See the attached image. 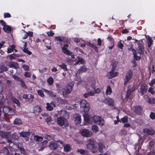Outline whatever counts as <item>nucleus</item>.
I'll list each match as a JSON object with an SVG mask.
<instances>
[{"label":"nucleus","instance_id":"nucleus-1","mask_svg":"<svg viewBox=\"0 0 155 155\" xmlns=\"http://www.w3.org/2000/svg\"><path fill=\"white\" fill-rule=\"evenodd\" d=\"M74 85V82H71L66 85V88L62 89L61 91L64 97H66L68 94L71 93Z\"/></svg>","mask_w":155,"mask_h":155},{"label":"nucleus","instance_id":"nucleus-2","mask_svg":"<svg viewBox=\"0 0 155 155\" xmlns=\"http://www.w3.org/2000/svg\"><path fill=\"white\" fill-rule=\"evenodd\" d=\"M80 109L82 112H87L90 109V106L87 102L84 99L81 100L80 103Z\"/></svg>","mask_w":155,"mask_h":155},{"label":"nucleus","instance_id":"nucleus-3","mask_svg":"<svg viewBox=\"0 0 155 155\" xmlns=\"http://www.w3.org/2000/svg\"><path fill=\"white\" fill-rule=\"evenodd\" d=\"M89 143L87 145V148L91 150V152L93 153L97 152L98 150V148L97 145L95 144V141L92 139L88 140Z\"/></svg>","mask_w":155,"mask_h":155},{"label":"nucleus","instance_id":"nucleus-4","mask_svg":"<svg viewBox=\"0 0 155 155\" xmlns=\"http://www.w3.org/2000/svg\"><path fill=\"white\" fill-rule=\"evenodd\" d=\"M133 76V71L131 69H129L126 74L124 79V85H126L132 78Z\"/></svg>","mask_w":155,"mask_h":155},{"label":"nucleus","instance_id":"nucleus-5","mask_svg":"<svg viewBox=\"0 0 155 155\" xmlns=\"http://www.w3.org/2000/svg\"><path fill=\"white\" fill-rule=\"evenodd\" d=\"M92 118L96 124L101 126L104 125V122L103 119L101 117L98 115H94L92 117Z\"/></svg>","mask_w":155,"mask_h":155},{"label":"nucleus","instance_id":"nucleus-6","mask_svg":"<svg viewBox=\"0 0 155 155\" xmlns=\"http://www.w3.org/2000/svg\"><path fill=\"white\" fill-rule=\"evenodd\" d=\"M69 45L68 44H65L64 45L63 47H61L62 52L68 55H71V57L72 58H74V54L71 55L72 53L67 49Z\"/></svg>","mask_w":155,"mask_h":155},{"label":"nucleus","instance_id":"nucleus-7","mask_svg":"<svg viewBox=\"0 0 155 155\" xmlns=\"http://www.w3.org/2000/svg\"><path fill=\"white\" fill-rule=\"evenodd\" d=\"M138 46V51L137 53L141 54H143L144 52L143 43L142 39L139 41L137 43Z\"/></svg>","mask_w":155,"mask_h":155},{"label":"nucleus","instance_id":"nucleus-8","mask_svg":"<svg viewBox=\"0 0 155 155\" xmlns=\"http://www.w3.org/2000/svg\"><path fill=\"white\" fill-rule=\"evenodd\" d=\"M144 100L147 103L151 104H155V98L152 97L149 98L148 95H144L143 96Z\"/></svg>","mask_w":155,"mask_h":155},{"label":"nucleus","instance_id":"nucleus-9","mask_svg":"<svg viewBox=\"0 0 155 155\" xmlns=\"http://www.w3.org/2000/svg\"><path fill=\"white\" fill-rule=\"evenodd\" d=\"M46 108L49 111H51L53 110L54 108L56 107V103L55 101H52L51 103H47Z\"/></svg>","mask_w":155,"mask_h":155},{"label":"nucleus","instance_id":"nucleus-10","mask_svg":"<svg viewBox=\"0 0 155 155\" xmlns=\"http://www.w3.org/2000/svg\"><path fill=\"white\" fill-rule=\"evenodd\" d=\"M104 102L109 106H113L114 104V100L110 97L105 98L104 100Z\"/></svg>","mask_w":155,"mask_h":155},{"label":"nucleus","instance_id":"nucleus-11","mask_svg":"<svg viewBox=\"0 0 155 155\" xmlns=\"http://www.w3.org/2000/svg\"><path fill=\"white\" fill-rule=\"evenodd\" d=\"M134 112L137 114H142L143 108L141 106H136L134 107Z\"/></svg>","mask_w":155,"mask_h":155},{"label":"nucleus","instance_id":"nucleus-12","mask_svg":"<svg viewBox=\"0 0 155 155\" xmlns=\"http://www.w3.org/2000/svg\"><path fill=\"white\" fill-rule=\"evenodd\" d=\"M148 87L147 84H143L140 87V95L143 96L147 91Z\"/></svg>","mask_w":155,"mask_h":155},{"label":"nucleus","instance_id":"nucleus-13","mask_svg":"<svg viewBox=\"0 0 155 155\" xmlns=\"http://www.w3.org/2000/svg\"><path fill=\"white\" fill-rule=\"evenodd\" d=\"M58 144L55 142L51 141L50 142V144L48 147L51 150H56L58 147Z\"/></svg>","mask_w":155,"mask_h":155},{"label":"nucleus","instance_id":"nucleus-14","mask_svg":"<svg viewBox=\"0 0 155 155\" xmlns=\"http://www.w3.org/2000/svg\"><path fill=\"white\" fill-rule=\"evenodd\" d=\"M114 71L111 70L109 72L107 73V76L109 79L118 76V73L117 72L114 73Z\"/></svg>","mask_w":155,"mask_h":155},{"label":"nucleus","instance_id":"nucleus-15","mask_svg":"<svg viewBox=\"0 0 155 155\" xmlns=\"http://www.w3.org/2000/svg\"><path fill=\"white\" fill-rule=\"evenodd\" d=\"M81 134L83 136L86 137H89L91 135V133L88 130L86 129H83Z\"/></svg>","mask_w":155,"mask_h":155},{"label":"nucleus","instance_id":"nucleus-16","mask_svg":"<svg viewBox=\"0 0 155 155\" xmlns=\"http://www.w3.org/2000/svg\"><path fill=\"white\" fill-rule=\"evenodd\" d=\"M19 136L20 137H22L23 138H27L26 140H28V136L30 135V132H22L19 133Z\"/></svg>","mask_w":155,"mask_h":155},{"label":"nucleus","instance_id":"nucleus-17","mask_svg":"<svg viewBox=\"0 0 155 155\" xmlns=\"http://www.w3.org/2000/svg\"><path fill=\"white\" fill-rule=\"evenodd\" d=\"M143 131L144 133L148 135H153L155 133L153 130L150 128H145L143 129Z\"/></svg>","mask_w":155,"mask_h":155},{"label":"nucleus","instance_id":"nucleus-18","mask_svg":"<svg viewBox=\"0 0 155 155\" xmlns=\"http://www.w3.org/2000/svg\"><path fill=\"white\" fill-rule=\"evenodd\" d=\"M65 118L64 117H59L57 118V122L58 124L61 126H63L64 123Z\"/></svg>","mask_w":155,"mask_h":155},{"label":"nucleus","instance_id":"nucleus-19","mask_svg":"<svg viewBox=\"0 0 155 155\" xmlns=\"http://www.w3.org/2000/svg\"><path fill=\"white\" fill-rule=\"evenodd\" d=\"M9 67L10 68H13L14 69H17L19 68L18 64L17 62H15L11 61L9 63L8 65Z\"/></svg>","mask_w":155,"mask_h":155},{"label":"nucleus","instance_id":"nucleus-20","mask_svg":"<svg viewBox=\"0 0 155 155\" xmlns=\"http://www.w3.org/2000/svg\"><path fill=\"white\" fill-rule=\"evenodd\" d=\"M104 147L103 144L100 143L99 144L98 147V150H99V152L101 153V154H104V155H108L107 152L105 153L103 151V148H104Z\"/></svg>","mask_w":155,"mask_h":155},{"label":"nucleus","instance_id":"nucleus-21","mask_svg":"<svg viewBox=\"0 0 155 155\" xmlns=\"http://www.w3.org/2000/svg\"><path fill=\"white\" fill-rule=\"evenodd\" d=\"M43 137L44 138L48 140H51L54 139V136L49 135L47 134H44Z\"/></svg>","mask_w":155,"mask_h":155},{"label":"nucleus","instance_id":"nucleus-22","mask_svg":"<svg viewBox=\"0 0 155 155\" xmlns=\"http://www.w3.org/2000/svg\"><path fill=\"white\" fill-rule=\"evenodd\" d=\"M41 107L38 106H37L34 107V113L36 114H38L39 112H41Z\"/></svg>","mask_w":155,"mask_h":155},{"label":"nucleus","instance_id":"nucleus-23","mask_svg":"<svg viewBox=\"0 0 155 155\" xmlns=\"http://www.w3.org/2000/svg\"><path fill=\"white\" fill-rule=\"evenodd\" d=\"M87 70V68L85 66H82L79 69L78 71L77 72V73L78 74H79L81 73L84 72Z\"/></svg>","mask_w":155,"mask_h":155},{"label":"nucleus","instance_id":"nucleus-24","mask_svg":"<svg viewBox=\"0 0 155 155\" xmlns=\"http://www.w3.org/2000/svg\"><path fill=\"white\" fill-rule=\"evenodd\" d=\"M44 91L46 92V93L51 97H55L56 96V94L54 93L51 91H48L46 89L44 90Z\"/></svg>","mask_w":155,"mask_h":155},{"label":"nucleus","instance_id":"nucleus-25","mask_svg":"<svg viewBox=\"0 0 155 155\" xmlns=\"http://www.w3.org/2000/svg\"><path fill=\"white\" fill-rule=\"evenodd\" d=\"M4 31L8 33H10L12 30V28L8 25H6L3 28Z\"/></svg>","mask_w":155,"mask_h":155},{"label":"nucleus","instance_id":"nucleus-26","mask_svg":"<svg viewBox=\"0 0 155 155\" xmlns=\"http://www.w3.org/2000/svg\"><path fill=\"white\" fill-rule=\"evenodd\" d=\"M74 120L77 124H80L81 122V116L79 114L78 115L75 117Z\"/></svg>","mask_w":155,"mask_h":155},{"label":"nucleus","instance_id":"nucleus-27","mask_svg":"<svg viewBox=\"0 0 155 155\" xmlns=\"http://www.w3.org/2000/svg\"><path fill=\"white\" fill-rule=\"evenodd\" d=\"M11 100L13 103L16 104L17 105V106L20 107V103L18 99L16 98L15 97H12L11 98Z\"/></svg>","mask_w":155,"mask_h":155},{"label":"nucleus","instance_id":"nucleus-28","mask_svg":"<svg viewBox=\"0 0 155 155\" xmlns=\"http://www.w3.org/2000/svg\"><path fill=\"white\" fill-rule=\"evenodd\" d=\"M83 117L84 120L85 122L87 123L90 122V117L89 115L87 113H85L83 115Z\"/></svg>","mask_w":155,"mask_h":155},{"label":"nucleus","instance_id":"nucleus-29","mask_svg":"<svg viewBox=\"0 0 155 155\" xmlns=\"http://www.w3.org/2000/svg\"><path fill=\"white\" fill-rule=\"evenodd\" d=\"M64 147V150L65 152H68L70 151L71 146L69 144H66L65 145H63Z\"/></svg>","mask_w":155,"mask_h":155},{"label":"nucleus","instance_id":"nucleus-30","mask_svg":"<svg viewBox=\"0 0 155 155\" xmlns=\"http://www.w3.org/2000/svg\"><path fill=\"white\" fill-rule=\"evenodd\" d=\"M34 140L36 141L41 142L43 140V138L42 137L35 135L34 136Z\"/></svg>","mask_w":155,"mask_h":155},{"label":"nucleus","instance_id":"nucleus-31","mask_svg":"<svg viewBox=\"0 0 155 155\" xmlns=\"http://www.w3.org/2000/svg\"><path fill=\"white\" fill-rule=\"evenodd\" d=\"M13 123L15 125H20L22 124V122L20 119L17 118L15 119Z\"/></svg>","mask_w":155,"mask_h":155},{"label":"nucleus","instance_id":"nucleus-32","mask_svg":"<svg viewBox=\"0 0 155 155\" xmlns=\"http://www.w3.org/2000/svg\"><path fill=\"white\" fill-rule=\"evenodd\" d=\"M58 66L60 67L64 71H68V69L67 68V66L65 63H62L61 65L58 64Z\"/></svg>","mask_w":155,"mask_h":155},{"label":"nucleus","instance_id":"nucleus-33","mask_svg":"<svg viewBox=\"0 0 155 155\" xmlns=\"http://www.w3.org/2000/svg\"><path fill=\"white\" fill-rule=\"evenodd\" d=\"M117 47L119 49H120V51H122L123 50L124 45L121 42L120 40L117 42Z\"/></svg>","mask_w":155,"mask_h":155},{"label":"nucleus","instance_id":"nucleus-34","mask_svg":"<svg viewBox=\"0 0 155 155\" xmlns=\"http://www.w3.org/2000/svg\"><path fill=\"white\" fill-rule=\"evenodd\" d=\"M112 92L111 88L110 86H108L106 91V95H110Z\"/></svg>","mask_w":155,"mask_h":155},{"label":"nucleus","instance_id":"nucleus-35","mask_svg":"<svg viewBox=\"0 0 155 155\" xmlns=\"http://www.w3.org/2000/svg\"><path fill=\"white\" fill-rule=\"evenodd\" d=\"M77 153L79 152L81 154H84V155H87V150L82 149H78L77 152Z\"/></svg>","mask_w":155,"mask_h":155},{"label":"nucleus","instance_id":"nucleus-36","mask_svg":"<svg viewBox=\"0 0 155 155\" xmlns=\"http://www.w3.org/2000/svg\"><path fill=\"white\" fill-rule=\"evenodd\" d=\"M118 64V62L117 61H115L113 63L112 67L111 70H112V71H115Z\"/></svg>","mask_w":155,"mask_h":155},{"label":"nucleus","instance_id":"nucleus-37","mask_svg":"<svg viewBox=\"0 0 155 155\" xmlns=\"http://www.w3.org/2000/svg\"><path fill=\"white\" fill-rule=\"evenodd\" d=\"M147 41L148 43V48H150L153 44V41L150 37L148 38Z\"/></svg>","mask_w":155,"mask_h":155},{"label":"nucleus","instance_id":"nucleus-38","mask_svg":"<svg viewBox=\"0 0 155 155\" xmlns=\"http://www.w3.org/2000/svg\"><path fill=\"white\" fill-rule=\"evenodd\" d=\"M47 81L49 85H51L53 84L54 79L51 77H50L47 79Z\"/></svg>","mask_w":155,"mask_h":155},{"label":"nucleus","instance_id":"nucleus-39","mask_svg":"<svg viewBox=\"0 0 155 155\" xmlns=\"http://www.w3.org/2000/svg\"><path fill=\"white\" fill-rule=\"evenodd\" d=\"M89 45L97 53H98V48L95 45H93V44L91 43H89Z\"/></svg>","mask_w":155,"mask_h":155},{"label":"nucleus","instance_id":"nucleus-40","mask_svg":"<svg viewBox=\"0 0 155 155\" xmlns=\"http://www.w3.org/2000/svg\"><path fill=\"white\" fill-rule=\"evenodd\" d=\"M10 107L7 106H4L3 108V112L6 114L8 113Z\"/></svg>","mask_w":155,"mask_h":155},{"label":"nucleus","instance_id":"nucleus-41","mask_svg":"<svg viewBox=\"0 0 155 155\" xmlns=\"http://www.w3.org/2000/svg\"><path fill=\"white\" fill-rule=\"evenodd\" d=\"M52 118L51 116H49L47 117L45 119V122H47L48 125L50 124L51 122L52 121Z\"/></svg>","mask_w":155,"mask_h":155},{"label":"nucleus","instance_id":"nucleus-42","mask_svg":"<svg viewBox=\"0 0 155 155\" xmlns=\"http://www.w3.org/2000/svg\"><path fill=\"white\" fill-rule=\"evenodd\" d=\"M18 149L20 151L21 154L24 155L25 153V149L23 147L18 146Z\"/></svg>","mask_w":155,"mask_h":155},{"label":"nucleus","instance_id":"nucleus-43","mask_svg":"<svg viewBox=\"0 0 155 155\" xmlns=\"http://www.w3.org/2000/svg\"><path fill=\"white\" fill-rule=\"evenodd\" d=\"M7 70V67H5L0 64V73H2L4 71H6Z\"/></svg>","mask_w":155,"mask_h":155},{"label":"nucleus","instance_id":"nucleus-44","mask_svg":"<svg viewBox=\"0 0 155 155\" xmlns=\"http://www.w3.org/2000/svg\"><path fill=\"white\" fill-rule=\"evenodd\" d=\"M8 113L7 114V115H14V109L10 107Z\"/></svg>","mask_w":155,"mask_h":155},{"label":"nucleus","instance_id":"nucleus-45","mask_svg":"<svg viewBox=\"0 0 155 155\" xmlns=\"http://www.w3.org/2000/svg\"><path fill=\"white\" fill-rule=\"evenodd\" d=\"M92 130L94 132L96 133L98 131V128L97 125H94L92 127Z\"/></svg>","mask_w":155,"mask_h":155},{"label":"nucleus","instance_id":"nucleus-46","mask_svg":"<svg viewBox=\"0 0 155 155\" xmlns=\"http://www.w3.org/2000/svg\"><path fill=\"white\" fill-rule=\"evenodd\" d=\"M64 40V38H61L60 36H56L55 37L54 40L60 42H62Z\"/></svg>","mask_w":155,"mask_h":155},{"label":"nucleus","instance_id":"nucleus-47","mask_svg":"<svg viewBox=\"0 0 155 155\" xmlns=\"http://www.w3.org/2000/svg\"><path fill=\"white\" fill-rule=\"evenodd\" d=\"M23 51L24 53H26L29 55H30L32 54V52L29 51L28 48H24L23 49Z\"/></svg>","mask_w":155,"mask_h":155},{"label":"nucleus","instance_id":"nucleus-48","mask_svg":"<svg viewBox=\"0 0 155 155\" xmlns=\"http://www.w3.org/2000/svg\"><path fill=\"white\" fill-rule=\"evenodd\" d=\"M121 121L123 123H125L128 121V117L127 116H125L121 118Z\"/></svg>","mask_w":155,"mask_h":155},{"label":"nucleus","instance_id":"nucleus-49","mask_svg":"<svg viewBox=\"0 0 155 155\" xmlns=\"http://www.w3.org/2000/svg\"><path fill=\"white\" fill-rule=\"evenodd\" d=\"M48 143V141L47 140H45L43 141L42 142H41L40 143V146H43L44 147H45L47 145L46 144Z\"/></svg>","mask_w":155,"mask_h":155},{"label":"nucleus","instance_id":"nucleus-50","mask_svg":"<svg viewBox=\"0 0 155 155\" xmlns=\"http://www.w3.org/2000/svg\"><path fill=\"white\" fill-rule=\"evenodd\" d=\"M134 54V58L136 60H140V57L139 56L137 55V52L134 53L133 54Z\"/></svg>","mask_w":155,"mask_h":155},{"label":"nucleus","instance_id":"nucleus-51","mask_svg":"<svg viewBox=\"0 0 155 155\" xmlns=\"http://www.w3.org/2000/svg\"><path fill=\"white\" fill-rule=\"evenodd\" d=\"M20 81V84L21 87L24 88H27V86L25 84L24 81L21 79Z\"/></svg>","mask_w":155,"mask_h":155},{"label":"nucleus","instance_id":"nucleus-52","mask_svg":"<svg viewBox=\"0 0 155 155\" xmlns=\"http://www.w3.org/2000/svg\"><path fill=\"white\" fill-rule=\"evenodd\" d=\"M38 94L41 97H44L45 95L43 91L41 90H38L37 91Z\"/></svg>","mask_w":155,"mask_h":155},{"label":"nucleus","instance_id":"nucleus-53","mask_svg":"<svg viewBox=\"0 0 155 155\" xmlns=\"http://www.w3.org/2000/svg\"><path fill=\"white\" fill-rule=\"evenodd\" d=\"M57 100L59 101L61 104H63L65 103L66 101V100L61 99L60 97H58L57 98Z\"/></svg>","mask_w":155,"mask_h":155},{"label":"nucleus","instance_id":"nucleus-54","mask_svg":"<svg viewBox=\"0 0 155 155\" xmlns=\"http://www.w3.org/2000/svg\"><path fill=\"white\" fill-rule=\"evenodd\" d=\"M3 136L6 140L10 138V135L6 133H5L3 134Z\"/></svg>","mask_w":155,"mask_h":155},{"label":"nucleus","instance_id":"nucleus-55","mask_svg":"<svg viewBox=\"0 0 155 155\" xmlns=\"http://www.w3.org/2000/svg\"><path fill=\"white\" fill-rule=\"evenodd\" d=\"M135 90V86L133 85L132 87H130L127 91L130 93H132Z\"/></svg>","mask_w":155,"mask_h":155},{"label":"nucleus","instance_id":"nucleus-56","mask_svg":"<svg viewBox=\"0 0 155 155\" xmlns=\"http://www.w3.org/2000/svg\"><path fill=\"white\" fill-rule=\"evenodd\" d=\"M154 88L152 87H150L148 90V91L150 92L152 94H153L155 93V91H153Z\"/></svg>","mask_w":155,"mask_h":155},{"label":"nucleus","instance_id":"nucleus-57","mask_svg":"<svg viewBox=\"0 0 155 155\" xmlns=\"http://www.w3.org/2000/svg\"><path fill=\"white\" fill-rule=\"evenodd\" d=\"M34 98V96L31 94H30L29 97H28V101H31V102L32 101Z\"/></svg>","mask_w":155,"mask_h":155},{"label":"nucleus","instance_id":"nucleus-58","mask_svg":"<svg viewBox=\"0 0 155 155\" xmlns=\"http://www.w3.org/2000/svg\"><path fill=\"white\" fill-rule=\"evenodd\" d=\"M107 39H108V40L111 43H114V39H113V38L112 37V36H109L107 37Z\"/></svg>","mask_w":155,"mask_h":155},{"label":"nucleus","instance_id":"nucleus-59","mask_svg":"<svg viewBox=\"0 0 155 155\" xmlns=\"http://www.w3.org/2000/svg\"><path fill=\"white\" fill-rule=\"evenodd\" d=\"M150 117L151 119L152 120H154L155 119V113H154L151 112Z\"/></svg>","mask_w":155,"mask_h":155},{"label":"nucleus","instance_id":"nucleus-60","mask_svg":"<svg viewBox=\"0 0 155 155\" xmlns=\"http://www.w3.org/2000/svg\"><path fill=\"white\" fill-rule=\"evenodd\" d=\"M12 77L15 80H16L17 81H19L21 80H20V78L18 76H16L15 75L12 74Z\"/></svg>","mask_w":155,"mask_h":155},{"label":"nucleus","instance_id":"nucleus-61","mask_svg":"<svg viewBox=\"0 0 155 155\" xmlns=\"http://www.w3.org/2000/svg\"><path fill=\"white\" fill-rule=\"evenodd\" d=\"M47 34L49 36L52 37L54 35V33L51 30L50 31L48 32Z\"/></svg>","mask_w":155,"mask_h":155},{"label":"nucleus","instance_id":"nucleus-62","mask_svg":"<svg viewBox=\"0 0 155 155\" xmlns=\"http://www.w3.org/2000/svg\"><path fill=\"white\" fill-rule=\"evenodd\" d=\"M22 68L26 71H28L29 69V66L26 64H24L22 66Z\"/></svg>","mask_w":155,"mask_h":155},{"label":"nucleus","instance_id":"nucleus-63","mask_svg":"<svg viewBox=\"0 0 155 155\" xmlns=\"http://www.w3.org/2000/svg\"><path fill=\"white\" fill-rule=\"evenodd\" d=\"M4 18H10L11 17V15L9 13H5L4 14Z\"/></svg>","mask_w":155,"mask_h":155},{"label":"nucleus","instance_id":"nucleus-64","mask_svg":"<svg viewBox=\"0 0 155 155\" xmlns=\"http://www.w3.org/2000/svg\"><path fill=\"white\" fill-rule=\"evenodd\" d=\"M78 61L79 63H80L81 64H84L85 63V61L82 58L79 57Z\"/></svg>","mask_w":155,"mask_h":155}]
</instances>
